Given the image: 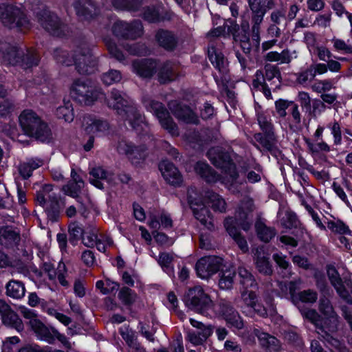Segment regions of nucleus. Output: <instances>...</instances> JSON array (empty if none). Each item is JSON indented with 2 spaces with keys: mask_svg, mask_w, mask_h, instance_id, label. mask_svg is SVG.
<instances>
[{
  "mask_svg": "<svg viewBox=\"0 0 352 352\" xmlns=\"http://www.w3.org/2000/svg\"><path fill=\"white\" fill-rule=\"evenodd\" d=\"M40 58V54L34 48H28L25 52L17 45L0 39V59L6 65H18L28 69L36 67Z\"/></svg>",
  "mask_w": 352,
  "mask_h": 352,
  "instance_id": "obj_1",
  "label": "nucleus"
},
{
  "mask_svg": "<svg viewBox=\"0 0 352 352\" xmlns=\"http://www.w3.org/2000/svg\"><path fill=\"white\" fill-rule=\"evenodd\" d=\"M109 107L116 110L118 114L129 121L131 126L138 131L144 123V116L138 111L133 101L116 89L111 91L109 98L104 99Z\"/></svg>",
  "mask_w": 352,
  "mask_h": 352,
  "instance_id": "obj_2",
  "label": "nucleus"
},
{
  "mask_svg": "<svg viewBox=\"0 0 352 352\" xmlns=\"http://www.w3.org/2000/svg\"><path fill=\"white\" fill-rule=\"evenodd\" d=\"M207 156L214 166L222 169L229 176L223 182L230 192L234 195L240 194L244 182L239 180V175L236 166L230 155L221 148L214 147L208 151Z\"/></svg>",
  "mask_w": 352,
  "mask_h": 352,
  "instance_id": "obj_3",
  "label": "nucleus"
},
{
  "mask_svg": "<svg viewBox=\"0 0 352 352\" xmlns=\"http://www.w3.org/2000/svg\"><path fill=\"white\" fill-rule=\"evenodd\" d=\"M0 22L9 29H16L23 33L32 27L23 9L8 1L0 3Z\"/></svg>",
  "mask_w": 352,
  "mask_h": 352,
  "instance_id": "obj_4",
  "label": "nucleus"
},
{
  "mask_svg": "<svg viewBox=\"0 0 352 352\" xmlns=\"http://www.w3.org/2000/svg\"><path fill=\"white\" fill-rule=\"evenodd\" d=\"M70 96L78 102L92 105L98 100L105 99V93L100 86L95 85L89 79L78 78L70 87Z\"/></svg>",
  "mask_w": 352,
  "mask_h": 352,
  "instance_id": "obj_5",
  "label": "nucleus"
},
{
  "mask_svg": "<svg viewBox=\"0 0 352 352\" xmlns=\"http://www.w3.org/2000/svg\"><path fill=\"white\" fill-rule=\"evenodd\" d=\"M19 123L25 134L41 142L49 141L52 132L45 122L34 111L25 109L19 116Z\"/></svg>",
  "mask_w": 352,
  "mask_h": 352,
  "instance_id": "obj_6",
  "label": "nucleus"
},
{
  "mask_svg": "<svg viewBox=\"0 0 352 352\" xmlns=\"http://www.w3.org/2000/svg\"><path fill=\"white\" fill-rule=\"evenodd\" d=\"M281 74L278 67L267 65L264 70H257L252 80L253 87L262 91L268 99H272L271 90L279 89L281 84Z\"/></svg>",
  "mask_w": 352,
  "mask_h": 352,
  "instance_id": "obj_7",
  "label": "nucleus"
},
{
  "mask_svg": "<svg viewBox=\"0 0 352 352\" xmlns=\"http://www.w3.org/2000/svg\"><path fill=\"white\" fill-rule=\"evenodd\" d=\"M32 11L39 24L52 35L62 37L69 33L67 25L50 12L45 5L41 3L38 7L33 8Z\"/></svg>",
  "mask_w": 352,
  "mask_h": 352,
  "instance_id": "obj_8",
  "label": "nucleus"
},
{
  "mask_svg": "<svg viewBox=\"0 0 352 352\" xmlns=\"http://www.w3.org/2000/svg\"><path fill=\"white\" fill-rule=\"evenodd\" d=\"M184 300L186 307L192 311L212 318L213 301L201 286L196 285L189 288L184 296Z\"/></svg>",
  "mask_w": 352,
  "mask_h": 352,
  "instance_id": "obj_9",
  "label": "nucleus"
},
{
  "mask_svg": "<svg viewBox=\"0 0 352 352\" xmlns=\"http://www.w3.org/2000/svg\"><path fill=\"white\" fill-rule=\"evenodd\" d=\"M142 103L144 107L148 111L152 112L157 118L162 128L173 137H178L179 135L177 124L162 102L155 101L148 96H144Z\"/></svg>",
  "mask_w": 352,
  "mask_h": 352,
  "instance_id": "obj_10",
  "label": "nucleus"
},
{
  "mask_svg": "<svg viewBox=\"0 0 352 352\" xmlns=\"http://www.w3.org/2000/svg\"><path fill=\"white\" fill-rule=\"evenodd\" d=\"M73 65L78 74L87 75L96 69L98 60L91 52V48L86 41L80 42L74 50Z\"/></svg>",
  "mask_w": 352,
  "mask_h": 352,
  "instance_id": "obj_11",
  "label": "nucleus"
},
{
  "mask_svg": "<svg viewBox=\"0 0 352 352\" xmlns=\"http://www.w3.org/2000/svg\"><path fill=\"white\" fill-rule=\"evenodd\" d=\"M214 313L212 317L222 316L231 327L237 330L244 328V323L238 311L233 307L231 302L221 300L218 303L212 305Z\"/></svg>",
  "mask_w": 352,
  "mask_h": 352,
  "instance_id": "obj_12",
  "label": "nucleus"
},
{
  "mask_svg": "<svg viewBox=\"0 0 352 352\" xmlns=\"http://www.w3.org/2000/svg\"><path fill=\"white\" fill-rule=\"evenodd\" d=\"M113 35L119 38L126 40H135L142 36L144 28L139 20H134L130 23L118 20L111 28Z\"/></svg>",
  "mask_w": 352,
  "mask_h": 352,
  "instance_id": "obj_13",
  "label": "nucleus"
},
{
  "mask_svg": "<svg viewBox=\"0 0 352 352\" xmlns=\"http://www.w3.org/2000/svg\"><path fill=\"white\" fill-rule=\"evenodd\" d=\"M76 14L82 21H100V9L93 0H76L73 3Z\"/></svg>",
  "mask_w": 352,
  "mask_h": 352,
  "instance_id": "obj_14",
  "label": "nucleus"
},
{
  "mask_svg": "<svg viewBox=\"0 0 352 352\" xmlns=\"http://www.w3.org/2000/svg\"><path fill=\"white\" fill-rule=\"evenodd\" d=\"M223 264V259L217 256H204L198 260L195 265L197 276L207 279L216 274Z\"/></svg>",
  "mask_w": 352,
  "mask_h": 352,
  "instance_id": "obj_15",
  "label": "nucleus"
},
{
  "mask_svg": "<svg viewBox=\"0 0 352 352\" xmlns=\"http://www.w3.org/2000/svg\"><path fill=\"white\" fill-rule=\"evenodd\" d=\"M190 322L197 330L188 331L186 340L195 346L202 345L212 334V327L211 325H205L193 318L190 319Z\"/></svg>",
  "mask_w": 352,
  "mask_h": 352,
  "instance_id": "obj_16",
  "label": "nucleus"
},
{
  "mask_svg": "<svg viewBox=\"0 0 352 352\" xmlns=\"http://www.w3.org/2000/svg\"><path fill=\"white\" fill-rule=\"evenodd\" d=\"M168 106L177 120L186 124H199V117L189 106L184 104L177 100L170 101L168 103Z\"/></svg>",
  "mask_w": 352,
  "mask_h": 352,
  "instance_id": "obj_17",
  "label": "nucleus"
},
{
  "mask_svg": "<svg viewBox=\"0 0 352 352\" xmlns=\"http://www.w3.org/2000/svg\"><path fill=\"white\" fill-rule=\"evenodd\" d=\"M117 151L120 154L125 155L133 164H138L146 156L145 146H135L132 142L124 138L118 141Z\"/></svg>",
  "mask_w": 352,
  "mask_h": 352,
  "instance_id": "obj_18",
  "label": "nucleus"
},
{
  "mask_svg": "<svg viewBox=\"0 0 352 352\" xmlns=\"http://www.w3.org/2000/svg\"><path fill=\"white\" fill-rule=\"evenodd\" d=\"M248 6L251 11L252 32H254L255 43L258 45V33H260L261 25L263 21L266 10L262 6V0H253L248 3Z\"/></svg>",
  "mask_w": 352,
  "mask_h": 352,
  "instance_id": "obj_19",
  "label": "nucleus"
},
{
  "mask_svg": "<svg viewBox=\"0 0 352 352\" xmlns=\"http://www.w3.org/2000/svg\"><path fill=\"white\" fill-rule=\"evenodd\" d=\"M82 126L87 133L96 136L104 135L109 129V124L107 120L91 115H86L83 117Z\"/></svg>",
  "mask_w": 352,
  "mask_h": 352,
  "instance_id": "obj_20",
  "label": "nucleus"
},
{
  "mask_svg": "<svg viewBox=\"0 0 352 352\" xmlns=\"http://www.w3.org/2000/svg\"><path fill=\"white\" fill-rule=\"evenodd\" d=\"M21 314L27 319H30V325L34 333L41 338L47 341L52 339L50 329L36 318V314L33 310L28 308L21 309Z\"/></svg>",
  "mask_w": 352,
  "mask_h": 352,
  "instance_id": "obj_21",
  "label": "nucleus"
},
{
  "mask_svg": "<svg viewBox=\"0 0 352 352\" xmlns=\"http://www.w3.org/2000/svg\"><path fill=\"white\" fill-rule=\"evenodd\" d=\"M159 169L166 182L171 186L179 187L183 182V177L178 168L170 162L162 160Z\"/></svg>",
  "mask_w": 352,
  "mask_h": 352,
  "instance_id": "obj_22",
  "label": "nucleus"
},
{
  "mask_svg": "<svg viewBox=\"0 0 352 352\" xmlns=\"http://www.w3.org/2000/svg\"><path fill=\"white\" fill-rule=\"evenodd\" d=\"M0 315L4 324L11 327L18 331L23 329V324L19 316L3 300L0 299Z\"/></svg>",
  "mask_w": 352,
  "mask_h": 352,
  "instance_id": "obj_23",
  "label": "nucleus"
},
{
  "mask_svg": "<svg viewBox=\"0 0 352 352\" xmlns=\"http://www.w3.org/2000/svg\"><path fill=\"white\" fill-rule=\"evenodd\" d=\"M155 37L158 45L168 52L174 51L179 42L177 34L168 30L160 29L157 31Z\"/></svg>",
  "mask_w": 352,
  "mask_h": 352,
  "instance_id": "obj_24",
  "label": "nucleus"
},
{
  "mask_svg": "<svg viewBox=\"0 0 352 352\" xmlns=\"http://www.w3.org/2000/svg\"><path fill=\"white\" fill-rule=\"evenodd\" d=\"M324 131V126L319 125L314 133L316 142L313 143L309 139L306 140L308 149L312 154L319 153L320 152L329 153L331 151V146L323 140Z\"/></svg>",
  "mask_w": 352,
  "mask_h": 352,
  "instance_id": "obj_25",
  "label": "nucleus"
},
{
  "mask_svg": "<svg viewBox=\"0 0 352 352\" xmlns=\"http://www.w3.org/2000/svg\"><path fill=\"white\" fill-rule=\"evenodd\" d=\"M219 39L215 38L211 41L208 46V58L213 66L218 69L220 73L225 74L227 72V60L221 50L214 46V43H218Z\"/></svg>",
  "mask_w": 352,
  "mask_h": 352,
  "instance_id": "obj_26",
  "label": "nucleus"
},
{
  "mask_svg": "<svg viewBox=\"0 0 352 352\" xmlns=\"http://www.w3.org/2000/svg\"><path fill=\"white\" fill-rule=\"evenodd\" d=\"M320 311L330 320V325L328 330L331 332L336 331L339 325V316L334 311V309L327 298H322L319 302Z\"/></svg>",
  "mask_w": 352,
  "mask_h": 352,
  "instance_id": "obj_27",
  "label": "nucleus"
},
{
  "mask_svg": "<svg viewBox=\"0 0 352 352\" xmlns=\"http://www.w3.org/2000/svg\"><path fill=\"white\" fill-rule=\"evenodd\" d=\"M236 221L233 217H228L224 220V226L229 235L234 240L243 252L248 251V245L245 239L241 236L235 226Z\"/></svg>",
  "mask_w": 352,
  "mask_h": 352,
  "instance_id": "obj_28",
  "label": "nucleus"
},
{
  "mask_svg": "<svg viewBox=\"0 0 352 352\" xmlns=\"http://www.w3.org/2000/svg\"><path fill=\"white\" fill-rule=\"evenodd\" d=\"M180 65L171 62L165 63L158 72L160 83H166L175 80L180 74Z\"/></svg>",
  "mask_w": 352,
  "mask_h": 352,
  "instance_id": "obj_29",
  "label": "nucleus"
},
{
  "mask_svg": "<svg viewBox=\"0 0 352 352\" xmlns=\"http://www.w3.org/2000/svg\"><path fill=\"white\" fill-rule=\"evenodd\" d=\"M49 201L44 207L47 219L52 222L57 221L64 207V203L56 195H49Z\"/></svg>",
  "mask_w": 352,
  "mask_h": 352,
  "instance_id": "obj_30",
  "label": "nucleus"
},
{
  "mask_svg": "<svg viewBox=\"0 0 352 352\" xmlns=\"http://www.w3.org/2000/svg\"><path fill=\"white\" fill-rule=\"evenodd\" d=\"M44 163V160L41 157H30L19 164L18 170L22 178L27 179L32 175L34 170L43 166Z\"/></svg>",
  "mask_w": 352,
  "mask_h": 352,
  "instance_id": "obj_31",
  "label": "nucleus"
},
{
  "mask_svg": "<svg viewBox=\"0 0 352 352\" xmlns=\"http://www.w3.org/2000/svg\"><path fill=\"white\" fill-rule=\"evenodd\" d=\"M254 254V259L258 271L264 275H271L273 270L269 261V255L265 252L263 248H256Z\"/></svg>",
  "mask_w": 352,
  "mask_h": 352,
  "instance_id": "obj_32",
  "label": "nucleus"
},
{
  "mask_svg": "<svg viewBox=\"0 0 352 352\" xmlns=\"http://www.w3.org/2000/svg\"><path fill=\"white\" fill-rule=\"evenodd\" d=\"M135 72L142 78H150L156 72L157 63L152 59H142L133 63Z\"/></svg>",
  "mask_w": 352,
  "mask_h": 352,
  "instance_id": "obj_33",
  "label": "nucleus"
},
{
  "mask_svg": "<svg viewBox=\"0 0 352 352\" xmlns=\"http://www.w3.org/2000/svg\"><path fill=\"white\" fill-rule=\"evenodd\" d=\"M20 234L10 226L0 227V243L6 248H12L20 241Z\"/></svg>",
  "mask_w": 352,
  "mask_h": 352,
  "instance_id": "obj_34",
  "label": "nucleus"
},
{
  "mask_svg": "<svg viewBox=\"0 0 352 352\" xmlns=\"http://www.w3.org/2000/svg\"><path fill=\"white\" fill-rule=\"evenodd\" d=\"M195 170L208 183H215L221 179L220 175L207 163L204 162H197Z\"/></svg>",
  "mask_w": 352,
  "mask_h": 352,
  "instance_id": "obj_35",
  "label": "nucleus"
},
{
  "mask_svg": "<svg viewBox=\"0 0 352 352\" xmlns=\"http://www.w3.org/2000/svg\"><path fill=\"white\" fill-rule=\"evenodd\" d=\"M254 334L258 338L262 346L268 349L270 352L277 351L280 349L279 340L270 334L261 332L258 329H254Z\"/></svg>",
  "mask_w": 352,
  "mask_h": 352,
  "instance_id": "obj_36",
  "label": "nucleus"
},
{
  "mask_svg": "<svg viewBox=\"0 0 352 352\" xmlns=\"http://www.w3.org/2000/svg\"><path fill=\"white\" fill-rule=\"evenodd\" d=\"M254 137L263 150L272 153L276 149V139L274 132L258 133H256Z\"/></svg>",
  "mask_w": 352,
  "mask_h": 352,
  "instance_id": "obj_37",
  "label": "nucleus"
},
{
  "mask_svg": "<svg viewBox=\"0 0 352 352\" xmlns=\"http://www.w3.org/2000/svg\"><path fill=\"white\" fill-rule=\"evenodd\" d=\"M238 273L240 278V283L244 291L256 290L258 289V284L254 276L246 268L243 267H239Z\"/></svg>",
  "mask_w": 352,
  "mask_h": 352,
  "instance_id": "obj_38",
  "label": "nucleus"
},
{
  "mask_svg": "<svg viewBox=\"0 0 352 352\" xmlns=\"http://www.w3.org/2000/svg\"><path fill=\"white\" fill-rule=\"evenodd\" d=\"M207 204L211 207L214 211L225 212L226 210V202L225 199L219 194L214 192H208L206 195Z\"/></svg>",
  "mask_w": 352,
  "mask_h": 352,
  "instance_id": "obj_39",
  "label": "nucleus"
},
{
  "mask_svg": "<svg viewBox=\"0 0 352 352\" xmlns=\"http://www.w3.org/2000/svg\"><path fill=\"white\" fill-rule=\"evenodd\" d=\"M255 230L258 238L265 243L270 241L276 234L274 228L266 226L261 220L256 221Z\"/></svg>",
  "mask_w": 352,
  "mask_h": 352,
  "instance_id": "obj_40",
  "label": "nucleus"
},
{
  "mask_svg": "<svg viewBox=\"0 0 352 352\" xmlns=\"http://www.w3.org/2000/svg\"><path fill=\"white\" fill-rule=\"evenodd\" d=\"M24 284L19 280H11L6 285V294L14 299H21L25 296Z\"/></svg>",
  "mask_w": 352,
  "mask_h": 352,
  "instance_id": "obj_41",
  "label": "nucleus"
},
{
  "mask_svg": "<svg viewBox=\"0 0 352 352\" xmlns=\"http://www.w3.org/2000/svg\"><path fill=\"white\" fill-rule=\"evenodd\" d=\"M193 213L195 218L207 229L212 230L214 228L212 217L208 208L203 206L199 210L194 209Z\"/></svg>",
  "mask_w": 352,
  "mask_h": 352,
  "instance_id": "obj_42",
  "label": "nucleus"
},
{
  "mask_svg": "<svg viewBox=\"0 0 352 352\" xmlns=\"http://www.w3.org/2000/svg\"><path fill=\"white\" fill-rule=\"evenodd\" d=\"M89 175L90 183L100 189L103 188V184L101 181L109 179L107 172L100 166L92 168L89 171Z\"/></svg>",
  "mask_w": 352,
  "mask_h": 352,
  "instance_id": "obj_43",
  "label": "nucleus"
},
{
  "mask_svg": "<svg viewBox=\"0 0 352 352\" xmlns=\"http://www.w3.org/2000/svg\"><path fill=\"white\" fill-rule=\"evenodd\" d=\"M235 275L236 270L233 267L223 270L219 280V285L220 288L223 289H230L232 287Z\"/></svg>",
  "mask_w": 352,
  "mask_h": 352,
  "instance_id": "obj_44",
  "label": "nucleus"
},
{
  "mask_svg": "<svg viewBox=\"0 0 352 352\" xmlns=\"http://www.w3.org/2000/svg\"><path fill=\"white\" fill-rule=\"evenodd\" d=\"M142 3V0H112V4L116 9L128 11H137Z\"/></svg>",
  "mask_w": 352,
  "mask_h": 352,
  "instance_id": "obj_45",
  "label": "nucleus"
},
{
  "mask_svg": "<svg viewBox=\"0 0 352 352\" xmlns=\"http://www.w3.org/2000/svg\"><path fill=\"white\" fill-rule=\"evenodd\" d=\"M56 115L58 118L63 119L65 122H72L74 118V114L71 102L68 100L64 103V105L57 108Z\"/></svg>",
  "mask_w": 352,
  "mask_h": 352,
  "instance_id": "obj_46",
  "label": "nucleus"
},
{
  "mask_svg": "<svg viewBox=\"0 0 352 352\" xmlns=\"http://www.w3.org/2000/svg\"><path fill=\"white\" fill-rule=\"evenodd\" d=\"M103 42L104 45L109 53V54L121 62L124 60L125 57L122 52L118 49L114 41L109 36H105L103 38Z\"/></svg>",
  "mask_w": 352,
  "mask_h": 352,
  "instance_id": "obj_47",
  "label": "nucleus"
},
{
  "mask_svg": "<svg viewBox=\"0 0 352 352\" xmlns=\"http://www.w3.org/2000/svg\"><path fill=\"white\" fill-rule=\"evenodd\" d=\"M327 128L330 130L333 136V144L339 146L342 142V133L341 124L333 119L327 124Z\"/></svg>",
  "mask_w": 352,
  "mask_h": 352,
  "instance_id": "obj_48",
  "label": "nucleus"
},
{
  "mask_svg": "<svg viewBox=\"0 0 352 352\" xmlns=\"http://www.w3.org/2000/svg\"><path fill=\"white\" fill-rule=\"evenodd\" d=\"M122 78V75L121 72L119 70L113 69L103 73L100 76L101 81L107 86H110L115 83L120 82Z\"/></svg>",
  "mask_w": 352,
  "mask_h": 352,
  "instance_id": "obj_49",
  "label": "nucleus"
},
{
  "mask_svg": "<svg viewBox=\"0 0 352 352\" xmlns=\"http://www.w3.org/2000/svg\"><path fill=\"white\" fill-rule=\"evenodd\" d=\"M289 128L293 130L298 129L300 125L302 118L298 104L295 102L292 103V107L289 109Z\"/></svg>",
  "mask_w": 352,
  "mask_h": 352,
  "instance_id": "obj_50",
  "label": "nucleus"
},
{
  "mask_svg": "<svg viewBox=\"0 0 352 352\" xmlns=\"http://www.w3.org/2000/svg\"><path fill=\"white\" fill-rule=\"evenodd\" d=\"M119 331L122 339L130 348L135 350H139L140 349V344L138 342L131 330L129 329L128 327H122L120 329Z\"/></svg>",
  "mask_w": 352,
  "mask_h": 352,
  "instance_id": "obj_51",
  "label": "nucleus"
},
{
  "mask_svg": "<svg viewBox=\"0 0 352 352\" xmlns=\"http://www.w3.org/2000/svg\"><path fill=\"white\" fill-rule=\"evenodd\" d=\"M74 54L70 56L67 50L62 49H56L54 52V58L57 63L65 65L70 66L73 65Z\"/></svg>",
  "mask_w": 352,
  "mask_h": 352,
  "instance_id": "obj_52",
  "label": "nucleus"
},
{
  "mask_svg": "<svg viewBox=\"0 0 352 352\" xmlns=\"http://www.w3.org/2000/svg\"><path fill=\"white\" fill-rule=\"evenodd\" d=\"M296 296V302L300 301L304 303L313 304L318 299V293L314 289H308L299 292Z\"/></svg>",
  "mask_w": 352,
  "mask_h": 352,
  "instance_id": "obj_53",
  "label": "nucleus"
},
{
  "mask_svg": "<svg viewBox=\"0 0 352 352\" xmlns=\"http://www.w3.org/2000/svg\"><path fill=\"white\" fill-rule=\"evenodd\" d=\"M143 18L149 23H158L164 19V18L161 16L160 8L155 6L145 8L143 13Z\"/></svg>",
  "mask_w": 352,
  "mask_h": 352,
  "instance_id": "obj_54",
  "label": "nucleus"
},
{
  "mask_svg": "<svg viewBox=\"0 0 352 352\" xmlns=\"http://www.w3.org/2000/svg\"><path fill=\"white\" fill-rule=\"evenodd\" d=\"M254 210V204L252 199L250 197L244 198L241 203V206L239 208L238 213L241 219L245 220L247 219L248 215L253 212Z\"/></svg>",
  "mask_w": 352,
  "mask_h": 352,
  "instance_id": "obj_55",
  "label": "nucleus"
},
{
  "mask_svg": "<svg viewBox=\"0 0 352 352\" xmlns=\"http://www.w3.org/2000/svg\"><path fill=\"white\" fill-rule=\"evenodd\" d=\"M118 298L126 306L131 305L136 299V294L127 287L121 288L118 293Z\"/></svg>",
  "mask_w": 352,
  "mask_h": 352,
  "instance_id": "obj_56",
  "label": "nucleus"
},
{
  "mask_svg": "<svg viewBox=\"0 0 352 352\" xmlns=\"http://www.w3.org/2000/svg\"><path fill=\"white\" fill-rule=\"evenodd\" d=\"M52 190L53 186L52 185L46 184L43 186V188L40 191L36 192V200L40 206L44 208L49 201L47 197L49 195H55L54 193L50 194Z\"/></svg>",
  "mask_w": 352,
  "mask_h": 352,
  "instance_id": "obj_57",
  "label": "nucleus"
},
{
  "mask_svg": "<svg viewBox=\"0 0 352 352\" xmlns=\"http://www.w3.org/2000/svg\"><path fill=\"white\" fill-rule=\"evenodd\" d=\"M95 244L98 251L105 252L108 248L113 245V240L107 235L100 234L95 236Z\"/></svg>",
  "mask_w": 352,
  "mask_h": 352,
  "instance_id": "obj_58",
  "label": "nucleus"
},
{
  "mask_svg": "<svg viewBox=\"0 0 352 352\" xmlns=\"http://www.w3.org/2000/svg\"><path fill=\"white\" fill-rule=\"evenodd\" d=\"M294 102L285 99H278L275 102L276 112L279 118H285L287 116V109H289L292 103Z\"/></svg>",
  "mask_w": 352,
  "mask_h": 352,
  "instance_id": "obj_59",
  "label": "nucleus"
},
{
  "mask_svg": "<svg viewBox=\"0 0 352 352\" xmlns=\"http://www.w3.org/2000/svg\"><path fill=\"white\" fill-rule=\"evenodd\" d=\"M314 73L311 68L308 67L305 70L298 72L296 74L297 83L305 87L307 86L314 79Z\"/></svg>",
  "mask_w": 352,
  "mask_h": 352,
  "instance_id": "obj_60",
  "label": "nucleus"
},
{
  "mask_svg": "<svg viewBox=\"0 0 352 352\" xmlns=\"http://www.w3.org/2000/svg\"><path fill=\"white\" fill-rule=\"evenodd\" d=\"M68 231L69 234V242L72 244H74L76 241L80 239L83 232L82 228L75 221L69 223Z\"/></svg>",
  "mask_w": 352,
  "mask_h": 352,
  "instance_id": "obj_61",
  "label": "nucleus"
},
{
  "mask_svg": "<svg viewBox=\"0 0 352 352\" xmlns=\"http://www.w3.org/2000/svg\"><path fill=\"white\" fill-rule=\"evenodd\" d=\"M257 120L261 130L264 133L274 132V126L270 117L263 113H260L258 115Z\"/></svg>",
  "mask_w": 352,
  "mask_h": 352,
  "instance_id": "obj_62",
  "label": "nucleus"
},
{
  "mask_svg": "<svg viewBox=\"0 0 352 352\" xmlns=\"http://www.w3.org/2000/svg\"><path fill=\"white\" fill-rule=\"evenodd\" d=\"M331 43L336 51L342 52L344 54H352V45H348L343 39L333 37L331 39Z\"/></svg>",
  "mask_w": 352,
  "mask_h": 352,
  "instance_id": "obj_63",
  "label": "nucleus"
},
{
  "mask_svg": "<svg viewBox=\"0 0 352 352\" xmlns=\"http://www.w3.org/2000/svg\"><path fill=\"white\" fill-rule=\"evenodd\" d=\"M20 342L17 336L7 338L3 342L2 352H14L16 349V345Z\"/></svg>",
  "mask_w": 352,
  "mask_h": 352,
  "instance_id": "obj_64",
  "label": "nucleus"
}]
</instances>
